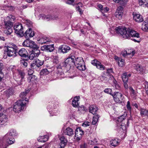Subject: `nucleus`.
Here are the masks:
<instances>
[{"label": "nucleus", "instance_id": "nucleus-7", "mask_svg": "<svg viewBox=\"0 0 148 148\" xmlns=\"http://www.w3.org/2000/svg\"><path fill=\"white\" fill-rule=\"evenodd\" d=\"M34 62L31 65L32 68L33 69H36L37 68H39L44 64L43 60H40L38 59H36L34 60Z\"/></svg>", "mask_w": 148, "mask_h": 148}, {"label": "nucleus", "instance_id": "nucleus-47", "mask_svg": "<svg viewBox=\"0 0 148 148\" xmlns=\"http://www.w3.org/2000/svg\"><path fill=\"white\" fill-rule=\"evenodd\" d=\"M104 92L106 93L110 94L112 95H113V94H112V90L110 88H107L105 89L104 90Z\"/></svg>", "mask_w": 148, "mask_h": 148}, {"label": "nucleus", "instance_id": "nucleus-1", "mask_svg": "<svg viewBox=\"0 0 148 148\" xmlns=\"http://www.w3.org/2000/svg\"><path fill=\"white\" fill-rule=\"evenodd\" d=\"M115 32L118 34H120L125 39L130 38L136 42H138L139 41L137 40L135 38H131L132 37H139L138 33L129 28L127 29L125 27L119 26L116 28Z\"/></svg>", "mask_w": 148, "mask_h": 148}, {"label": "nucleus", "instance_id": "nucleus-34", "mask_svg": "<svg viewBox=\"0 0 148 148\" xmlns=\"http://www.w3.org/2000/svg\"><path fill=\"white\" fill-rule=\"evenodd\" d=\"M71 50L70 47L66 45H63L61 48V50L63 53H65L68 52Z\"/></svg>", "mask_w": 148, "mask_h": 148}, {"label": "nucleus", "instance_id": "nucleus-64", "mask_svg": "<svg viewBox=\"0 0 148 148\" xmlns=\"http://www.w3.org/2000/svg\"><path fill=\"white\" fill-rule=\"evenodd\" d=\"M145 88L146 90H148V82H145L144 83Z\"/></svg>", "mask_w": 148, "mask_h": 148}, {"label": "nucleus", "instance_id": "nucleus-51", "mask_svg": "<svg viewBox=\"0 0 148 148\" xmlns=\"http://www.w3.org/2000/svg\"><path fill=\"white\" fill-rule=\"evenodd\" d=\"M56 73L57 74L58 77L60 75H62L64 74L63 73L62 71V70H57Z\"/></svg>", "mask_w": 148, "mask_h": 148}, {"label": "nucleus", "instance_id": "nucleus-27", "mask_svg": "<svg viewBox=\"0 0 148 148\" xmlns=\"http://www.w3.org/2000/svg\"><path fill=\"white\" fill-rule=\"evenodd\" d=\"M131 76V74L127 73L125 72L123 73L122 75V78L123 82H128V78Z\"/></svg>", "mask_w": 148, "mask_h": 148}, {"label": "nucleus", "instance_id": "nucleus-48", "mask_svg": "<svg viewBox=\"0 0 148 148\" xmlns=\"http://www.w3.org/2000/svg\"><path fill=\"white\" fill-rule=\"evenodd\" d=\"M65 64L63 62L61 63L57 66V70H60V69L62 70L63 67H65Z\"/></svg>", "mask_w": 148, "mask_h": 148}, {"label": "nucleus", "instance_id": "nucleus-2", "mask_svg": "<svg viewBox=\"0 0 148 148\" xmlns=\"http://www.w3.org/2000/svg\"><path fill=\"white\" fill-rule=\"evenodd\" d=\"M29 92L28 90H25L20 94V96L21 99L17 101L13 106V110L14 112L19 113L24 109L28 101L27 97Z\"/></svg>", "mask_w": 148, "mask_h": 148}, {"label": "nucleus", "instance_id": "nucleus-56", "mask_svg": "<svg viewBox=\"0 0 148 148\" xmlns=\"http://www.w3.org/2000/svg\"><path fill=\"white\" fill-rule=\"evenodd\" d=\"M34 72V71L32 69H29L27 70V72L29 76L31 75H33L32 74Z\"/></svg>", "mask_w": 148, "mask_h": 148}, {"label": "nucleus", "instance_id": "nucleus-14", "mask_svg": "<svg viewBox=\"0 0 148 148\" xmlns=\"http://www.w3.org/2000/svg\"><path fill=\"white\" fill-rule=\"evenodd\" d=\"M35 35V33L31 29L29 28L27 29L25 32L24 35L25 37L26 38H29V37H32Z\"/></svg>", "mask_w": 148, "mask_h": 148}, {"label": "nucleus", "instance_id": "nucleus-33", "mask_svg": "<svg viewBox=\"0 0 148 148\" xmlns=\"http://www.w3.org/2000/svg\"><path fill=\"white\" fill-rule=\"evenodd\" d=\"M140 5L143 7H148V0H138Z\"/></svg>", "mask_w": 148, "mask_h": 148}, {"label": "nucleus", "instance_id": "nucleus-62", "mask_svg": "<svg viewBox=\"0 0 148 148\" xmlns=\"http://www.w3.org/2000/svg\"><path fill=\"white\" fill-rule=\"evenodd\" d=\"M26 25H27L28 27H31L32 26V23L29 21H27L26 23Z\"/></svg>", "mask_w": 148, "mask_h": 148}, {"label": "nucleus", "instance_id": "nucleus-63", "mask_svg": "<svg viewBox=\"0 0 148 148\" xmlns=\"http://www.w3.org/2000/svg\"><path fill=\"white\" fill-rule=\"evenodd\" d=\"M108 73V75H109V74L110 73H113V71L112 69L110 68L108 69H107V72H106Z\"/></svg>", "mask_w": 148, "mask_h": 148}, {"label": "nucleus", "instance_id": "nucleus-4", "mask_svg": "<svg viewBox=\"0 0 148 148\" xmlns=\"http://www.w3.org/2000/svg\"><path fill=\"white\" fill-rule=\"evenodd\" d=\"M4 23L5 28L6 29L5 31V33L7 35H10L12 32V28L13 25V23L5 19L4 21Z\"/></svg>", "mask_w": 148, "mask_h": 148}, {"label": "nucleus", "instance_id": "nucleus-58", "mask_svg": "<svg viewBox=\"0 0 148 148\" xmlns=\"http://www.w3.org/2000/svg\"><path fill=\"white\" fill-rule=\"evenodd\" d=\"M127 108L128 110L130 111L131 110V108L130 105V103L129 101L127 102V104L126 105Z\"/></svg>", "mask_w": 148, "mask_h": 148}, {"label": "nucleus", "instance_id": "nucleus-46", "mask_svg": "<svg viewBox=\"0 0 148 148\" xmlns=\"http://www.w3.org/2000/svg\"><path fill=\"white\" fill-rule=\"evenodd\" d=\"M124 60L121 58L118 61L119 66L121 67L123 66L124 64Z\"/></svg>", "mask_w": 148, "mask_h": 148}, {"label": "nucleus", "instance_id": "nucleus-57", "mask_svg": "<svg viewBox=\"0 0 148 148\" xmlns=\"http://www.w3.org/2000/svg\"><path fill=\"white\" fill-rule=\"evenodd\" d=\"M0 146L1 148H6L8 145L5 144L4 143L2 142L0 143Z\"/></svg>", "mask_w": 148, "mask_h": 148}, {"label": "nucleus", "instance_id": "nucleus-42", "mask_svg": "<svg viewBox=\"0 0 148 148\" xmlns=\"http://www.w3.org/2000/svg\"><path fill=\"white\" fill-rule=\"evenodd\" d=\"M15 19V17L12 14H9L5 19L6 20H8L11 22L12 21H14Z\"/></svg>", "mask_w": 148, "mask_h": 148}, {"label": "nucleus", "instance_id": "nucleus-59", "mask_svg": "<svg viewBox=\"0 0 148 148\" xmlns=\"http://www.w3.org/2000/svg\"><path fill=\"white\" fill-rule=\"evenodd\" d=\"M21 65H23L24 67H26L27 65V63L24 60H22L21 62Z\"/></svg>", "mask_w": 148, "mask_h": 148}, {"label": "nucleus", "instance_id": "nucleus-10", "mask_svg": "<svg viewBox=\"0 0 148 148\" xmlns=\"http://www.w3.org/2000/svg\"><path fill=\"white\" fill-rule=\"evenodd\" d=\"M123 8L121 6H119L117 8L115 13V16L119 19H121L122 18L123 14Z\"/></svg>", "mask_w": 148, "mask_h": 148}, {"label": "nucleus", "instance_id": "nucleus-50", "mask_svg": "<svg viewBox=\"0 0 148 148\" xmlns=\"http://www.w3.org/2000/svg\"><path fill=\"white\" fill-rule=\"evenodd\" d=\"M111 142L112 145L114 146H116L118 144V141L116 139H112Z\"/></svg>", "mask_w": 148, "mask_h": 148}, {"label": "nucleus", "instance_id": "nucleus-55", "mask_svg": "<svg viewBox=\"0 0 148 148\" xmlns=\"http://www.w3.org/2000/svg\"><path fill=\"white\" fill-rule=\"evenodd\" d=\"M9 134L8 133H8L6 134L5 136H0V138H3V139H6V138H9Z\"/></svg>", "mask_w": 148, "mask_h": 148}, {"label": "nucleus", "instance_id": "nucleus-60", "mask_svg": "<svg viewBox=\"0 0 148 148\" xmlns=\"http://www.w3.org/2000/svg\"><path fill=\"white\" fill-rule=\"evenodd\" d=\"M90 124V123L88 122H85L83 123L82 126L84 127H86L89 126Z\"/></svg>", "mask_w": 148, "mask_h": 148}, {"label": "nucleus", "instance_id": "nucleus-44", "mask_svg": "<svg viewBox=\"0 0 148 148\" xmlns=\"http://www.w3.org/2000/svg\"><path fill=\"white\" fill-rule=\"evenodd\" d=\"M67 142L66 139H63L62 140L60 143V147H62V148H64Z\"/></svg>", "mask_w": 148, "mask_h": 148}, {"label": "nucleus", "instance_id": "nucleus-22", "mask_svg": "<svg viewBox=\"0 0 148 148\" xmlns=\"http://www.w3.org/2000/svg\"><path fill=\"white\" fill-rule=\"evenodd\" d=\"M64 132L65 134L69 136H71L74 134L73 129L69 127L66 128Z\"/></svg>", "mask_w": 148, "mask_h": 148}, {"label": "nucleus", "instance_id": "nucleus-35", "mask_svg": "<svg viewBox=\"0 0 148 148\" xmlns=\"http://www.w3.org/2000/svg\"><path fill=\"white\" fill-rule=\"evenodd\" d=\"M140 111L141 116H148V110L144 108H141Z\"/></svg>", "mask_w": 148, "mask_h": 148}, {"label": "nucleus", "instance_id": "nucleus-39", "mask_svg": "<svg viewBox=\"0 0 148 148\" xmlns=\"http://www.w3.org/2000/svg\"><path fill=\"white\" fill-rule=\"evenodd\" d=\"M99 117V116L98 115H95L94 116L92 121V124L93 125L96 124L98 121Z\"/></svg>", "mask_w": 148, "mask_h": 148}, {"label": "nucleus", "instance_id": "nucleus-3", "mask_svg": "<svg viewBox=\"0 0 148 148\" xmlns=\"http://www.w3.org/2000/svg\"><path fill=\"white\" fill-rule=\"evenodd\" d=\"M4 53L9 57H14L18 53V48L14 44H9L4 47Z\"/></svg>", "mask_w": 148, "mask_h": 148}, {"label": "nucleus", "instance_id": "nucleus-15", "mask_svg": "<svg viewBox=\"0 0 148 148\" xmlns=\"http://www.w3.org/2000/svg\"><path fill=\"white\" fill-rule=\"evenodd\" d=\"M75 136L77 137V139H80L84 134V132L81 128L78 127L75 130Z\"/></svg>", "mask_w": 148, "mask_h": 148}, {"label": "nucleus", "instance_id": "nucleus-11", "mask_svg": "<svg viewBox=\"0 0 148 148\" xmlns=\"http://www.w3.org/2000/svg\"><path fill=\"white\" fill-rule=\"evenodd\" d=\"M114 101L116 103L121 102L122 99V95L119 92H115L112 95Z\"/></svg>", "mask_w": 148, "mask_h": 148}, {"label": "nucleus", "instance_id": "nucleus-13", "mask_svg": "<svg viewBox=\"0 0 148 148\" xmlns=\"http://www.w3.org/2000/svg\"><path fill=\"white\" fill-rule=\"evenodd\" d=\"M7 116L3 114H0V125H6L8 121Z\"/></svg>", "mask_w": 148, "mask_h": 148}, {"label": "nucleus", "instance_id": "nucleus-38", "mask_svg": "<svg viewBox=\"0 0 148 148\" xmlns=\"http://www.w3.org/2000/svg\"><path fill=\"white\" fill-rule=\"evenodd\" d=\"M75 65L76 66L77 68L79 70L83 71L85 70L86 69L84 63L82 64H81V63H80L79 64H77Z\"/></svg>", "mask_w": 148, "mask_h": 148}, {"label": "nucleus", "instance_id": "nucleus-23", "mask_svg": "<svg viewBox=\"0 0 148 148\" xmlns=\"http://www.w3.org/2000/svg\"><path fill=\"white\" fill-rule=\"evenodd\" d=\"M79 99V96L75 97L72 101V105L75 108H77L79 105L78 101Z\"/></svg>", "mask_w": 148, "mask_h": 148}, {"label": "nucleus", "instance_id": "nucleus-52", "mask_svg": "<svg viewBox=\"0 0 148 148\" xmlns=\"http://www.w3.org/2000/svg\"><path fill=\"white\" fill-rule=\"evenodd\" d=\"M15 142V139H6V142L9 145L13 144Z\"/></svg>", "mask_w": 148, "mask_h": 148}, {"label": "nucleus", "instance_id": "nucleus-41", "mask_svg": "<svg viewBox=\"0 0 148 148\" xmlns=\"http://www.w3.org/2000/svg\"><path fill=\"white\" fill-rule=\"evenodd\" d=\"M97 139H91L89 140L88 143L90 145H97V144H101L100 143H97L98 141L96 140Z\"/></svg>", "mask_w": 148, "mask_h": 148}, {"label": "nucleus", "instance_id": "nucleus-21", "mask_svg": "<svg viewBox=\"0 0 148 148\" xmlns=\"http://www.w3.org/2000/svg\"><path fill=\"white\" fill-rule=\"evenodd\" d=\"M27 81L29 83L34 84L37 81V77L34 75L28 76L27 77Z\"/></svg>", "mask_w": 148, "mask_h": 148}, {"label": "nucleus", "instance_id": "nucleus-37", "mask_svg": "<svg viewBox=\"0 0 148 148\" xmlns=\"http://www.w3.org/2000/svg\"><path fill=\"white\" fill-rule=\"evenodd\" d=\"M142 29L144 31L147 32L148 31V24L145 21L143 23Z\"/></svg>", "mask_w": 148, "mask_h": 148}, {"label": "nucleus", "instance_id": "nucleus-61", "mask_svg": "<svg viewBox=\"0 0 148 148\" xmlns=\"http://www.w3.org/2000/svg\"><path fill=\"white\" fill-rule=\"evenodd\" d=\"M39 138L41 139H48L49 138V137L48 135H46L43 136H40Z\"/></svg>", "mask_w": 148, "mask_h": 148}, {"label": "nucleus", "instance_id": "nucleus-6", "mask_svg": "<svg viewBox=\"0 0 148 148\" xmlns=\"http://www.w3.org/2000/svg\"><path fill=\"white\" fill-rule=\"evenodd\" d=\"M22 45L24 47H28L31 48H36L37 47V45L34 41L27 39L23 42Z\"/></svg>", "mask_w": 148, "mask_h": 148}, {"label": "nucleus", "instance_id": "nucleus-5", "mask_svg": "<svg viewBox=\"0 0 148 148\" xmlns=\"http://www.w3.org/2000/svg\"><path fill=\"white\" fill-rule=\"evenodd\" d=\"M15 32L17 34L22 37L24 35L23 28L20 23H16L14 26Z\"/></svg>", "mask_w": 148, "mask_h": 148}, {"label": "nucleus", "instance_id": "nucleus-17", "mask_svg": "<svg viewBox=\"0 0 148 148\" xmlns=\"http://www.w3.org/2000/svg\"><path fill=\"white\" fill-rule=\"evenodd\" d=\"M41 49L42 50H45L47 51L52 52L54 49V45L52 44L44 46L41 47Z\"/></svg>", "mask_w": 148, "mask_h": 148}, {"label": "nucleus", "instance_id": "nucleus-45", "mask_svg": "<svg viewBox=\"0 0 148 148\" xmlns=\"http://www.w3.org/2000/svg\"><path fill=\"white\" fill-rule=\"evenodd\" d=\"M48 73V71L47 69H45L41 70L40 73L41 75H46Z\"/></svg>", "mask_w": 148, "mask_h": 148}, {"label": "nucleus", "instance_id": "nucleus-32", "mask_svg": "<svg viewBox=\"0 0 148 148\" xmlns=\"http://www.w3.org/2000/svg\"><path fill=\"white\" fill-rule=\"evenodd\" d=\"M74 60V64L75 65L79 64L80 63L82 64L84 63V62L82 57L77 58L76 59L75 58Z\"/></svg>", "mask_w": 148, "mask_h": 148}, {"label": "nucleus", "instance_id": "nucleus-16", "mask_svg": "<svg viewBox=\"0 0 148 148\" xmlns=\"http://www.w3.org/2000/svg\"><path fill=\"white\" fill-rule=\"evenodd\" d=\"M133 19L136 22L138 23L142 22L143 21L142 16L140 14L136 13H133Z\"/></svg>", "mask_w": 148, "mask_h": 148}, {"label": "nucleus", "instance_id": "nucleus-8", "mask_svg": "<svg viewBox=\"0 0 148 148\" xmlns=\"http://www.w3.org/2000/svg\"><path fill=\"white\" fill-rule=\"evenodd\" d=\"M75 57L72 56L71 57L67 58L65 61L63 62L65 64V67H70L71 65L74 64V60Z\"/></svg>", "mask_w": 148, "mask_h": 148}, {"label": "nucleus", "instance_id": "nucleus-28", "mask_svg": "<svg viewBox=\"0 0 148 148\" xmlns=\"http://www.w3.org/2000/svg\"><path fill=\"white\" fill-rule=\"evenodd\" d=\"M39 16L40 17V19H44L47 21L52 20V16L51 15H45L44 14H41Z\"/></svg>", "mask_w": 148, "mask_h": 148}, {"label": "nucleus", "instance_id": "nucleus-40", "mask_svg": "<svg viewBox=\"0 0 148 148\" xmlns=\"http://www.w3.org/2000/svg\"><path fill=\"white\" fill-rule=\"evenodd\" d=\"M116 3H119L122 5H124L127 2V0H113Z\"/></svg>", "mask_w": 148, "mask_h": 148}, {"label": "nucleus", "instance_id": "nucleus-30", "mask_svg": "<svg viewBox=\"0 0 148 148\" xmlns=\"http://www.w3.org/2000/svg\"><path fill=\"white\" fill-rule=\"evenodd\" d=\"M25 73L23 71H18V75L21 77V80L20 81H18V85H21L22 84V81L23 79L24 78V77L25 76Z\"/></svg>", "mask_w": 148, "mask_h": 148}, {"label": "nucleus", "instance_id": "nucleus-49", "mask_svg": "<svg viewBox=\"0 0 148 148\" xmlns=\"http://www.w3.org/2000/svg\"><path fill=\"white\" fill-rule=\"evenodd\" d=\"M37 57H38L37 56L31 52V53L29 57V58L30 60H33Z\"/></svg>", "mask_w": 148, "mask_h": 148}, {"label": "nucleus", "instance_id": "nucleus-18", "mask_svg": "<svg viewBox=\"0 0 148 148\" xmlns=\"http://www.w3.org/2000/svg\"><path fill=\"white\" fill-rule=\"evenodd\" d=\"M38 41L39 43L42 44L45 43H49L51 42V40L46 37H43L38 39Z\"/></svg>", "mask_w": 148, "mask_h": 148}, {"label": "nucleus", "instance_id": "nucleus-24", "mask_svg": "<svg viewBox=\"0 0 148 148\" xmlns=\"http://www.w3.org/2000/svg\"><path fill=\"white\" fill-rule=\"evenodd\" d=\"M98 109L95 106L92 105L89 107V112L93 114H95L97 112Z\"/></svg>", "mask_w": 148, "mask_h": 148}, {"label": "nucleus", "instance_id": "nucleus-31", "mask_svg": "<svg viewBox=\"0 0 148 148\" xmlns=\"http://www.w3.org/2000/svg\"><path fill=\"white\" fill-rule=\"evenodd\" d=\"M33 49L32 52L36 56L38 57L40 53V52L39 49V47L37 45L36 48H32Z\"/></svg>", "mask_w": 148, "mask_h": 148}, {"label": "nucleus", "instance_id": "nucleus-36", "mask_svg": "<svg viewBox=\"0 0 148 148\" xmlns=\"http://www.w3.org/2000/svg\"><path fill=\"white\" fill-rule=\"evenodd\" d=\"M108 75L107 73H106L105 72H104L100 77V79L102 81H107L108 77L107 76Z\"/></svg>", "mask_w": 148, "mask_h": 148}, {"label": "nucleus", "instance_id": "nucleus-25", "mask_svg": "<svg viewBox=\"0 0 148 148\" xmlns=\"http://www.w3.org/2000/svg\"><path fill=\"white\" fill-rule=\"evenodd\" d=\"M18 53L20 56L24 57H26L28 54L27 50L24 48L20 49Z\"/></svg>", "mask_w": 148, "mask_h": 148}, {"label": "nucleus", "instance_id": "nucleus-19", "mask_svg": "<svg viewBox=\"0 0 148 148\" xmlns=\"http://www.w3.org/2000/svg\"><path fill=\"white\" fill-rule=\"evenodd\" d=\"M135 52L134 51L129 50L127 51H123L121 53L122 55L124 57L128 56H129L130 57H131L133 56Z\"/></svg>", "mask_w": 148, "mask_h": 148}, {"label": "nucleus", "instance_id": "nucleus-9", "mask_svg": "<svg viewBox=\"0 0 148 148\" xmlns=\"http://www.w3.org/2000/svg\"><path fill=\"white\" fill-rule=\"evenodd\" d=\"M91 64L93 65L96 66L97 69L103 71L105 69V66L97 60H94L92 61Z\"/></svg>", "mask_w": 148, "mask_h": 148}, {"label": "nucleus", "instance_id": "nucleus-20", "mask_svg": "<svg viewBox=\"0 0 148 148\" xmlns=\"http://www.w3.org/2000/svg\"><path fill=\"white\" fill-rule=\"evenodd\" d=\"M129 88L131 97L133 99H136L137 96V91L135 90L132 87H129Z\"/></svg>", "mask_w": 148, "mask_h": 148}, {"label": "nucleus", "instance_id": "nucleus-29", "mask_svg": "<svg viewBox=\"0 0 148 148\" xmlns=\"http://www.w3.org/2000/svg\"><path fill=\"white\" fill-rule=\"evenodd\" d=\"M8 133L10 136L14 138L18 136V135L16 130L14 129L10 130L8 132Z\"/></svg>", "mask_w": 148, "mask_h": 148}, {"label": "nucleus", "instance_id": "nucleus-12", "mask_svg": "<svg viewBox=\"0 0 148 148\" xmlns=\"http://www.w3.org/2000/svg\"><path fill=\"white\" fill-rule=\"evenodd\" d=\"M48 111L51 116L57 115L60 112V111L57 108L50 107L49 106L48 108Z\"/></svg>", "mask_w": 148, "mask_h": 148}, {"label": "nucleus", "instance_id": "nucleus-26", "mask_svg": "<svg viewBox=\"0 0 148 148\" xmlns=\"http://www.w3.org/2000/svg\"><path fill=\"white\" fill-rule=\"evenodd\" d=\"M134 69L138 73H143L144 71V69L143 67L139 64H134Z\"/></svg>", "mask_w": 148, "mask_h": 148}, {"label": "nucleus", "instance_id": "nucleus-53", "mask_svg": "<svg viewBox=\"0 0 148 148\" xmlns=\"http://www.w3.org/2000/svg\"><path fill=\"white\" fill-rule=\"evenodd\" d=\"M120 128L121 129L123 130H125L127 129V126L126 125L124 124L123 125L122 124H120Z\"/></svg>", "mask_w": 148, "mask_h": 148}, {"label": "nucleus", "instance_id": "nucleus-43", "mask_svg": "<svg viewBox=\"0 0 148 148\" xmlns=\"http://www.w3.org/2000/svg\"><path fill=\"white\" fill-rule=\"evenodd\" d=\"M13 90L11 88L6 90L5 91V94H6V95L8 96H9L10 95H11L13 94Z\"/></svg>", "mask_w": 148, "mask_h": 148}, {"label": "nucleus", "instance_id": "nucleus-54", "mask_svg": "<svg viewBox=\"0 0 148 148\" xmlns=\"http://www.w3.org/2000/svg\"><path fill=\"white\" fill-rule=\"evenodd\" d=\"M125 119V117L124 116H122L119 117L117 121L119 122H121L123 121Z\"/></svg>", "mask_w": 148, "mask_h": 148}]
</instances>
